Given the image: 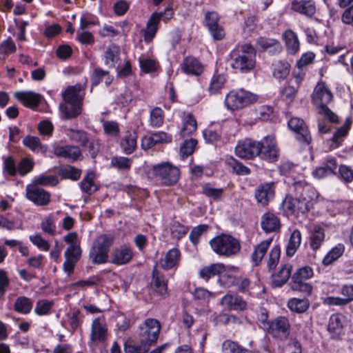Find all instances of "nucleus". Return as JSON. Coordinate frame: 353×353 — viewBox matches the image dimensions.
I'll return each instance as SVG.
<instances>
[{
  "label": "nucleus",
  "instance_id": "4be33fe9",
  "mask_svg": "<svg viewBox=\"0 0 353 353\" xmlns=\"http://www.w3.org/2000/svg\"><path fill=\"white\" fill-rule=\"evenodd\" d=\"M151 288L160 296H163L168 294V281L163 274L157 270L156 265L152 270Z\"/></svg>",
  "mask_w": 353,
  "mask_h": 353
},
{
  "label": "nucleus",
  "instance_id": "09e8293b",
  "mask_svg": "<svg viewBox=\"0 0 353 353\" xmlns=\"http://www.w3.org/2000/svg\"><path fill=\"white\" fill-rule=\"evenodd\" d=\"M197 128L196 121L194 117L189 114L185 117L183 120V128L181 130V135L185 137L191 134L196 131Z\"/></svg>",
  "mask_w": 353,
  "mask_h": 353
},
{
  "label": "nucleus",
  "instance_id": "f03ea898",
  "mask_svg": "<svg viewBox=\"0 0 353 353\" xmlns=\"http://www.w3.org/2000/svg\"><path fill=\"white\" fill-rule=\"evenodd\" d=\"M256 65V50L250 44H244L232 54L231 66L241 72H248Z\"/></svg>",
  "mask_w": 353,
  "mask_h": 353
},
{
  "label": "nucleus",
  "instance_id": "72a5a7b5",
  "mask_svg": "<svg viewBox=\"0 0 353 353\" xmlns=\"http://www.w3.org/2000/svg\"><path fill=\"white\" fill-rule=\"evenodd\" d=\"M272 241V239L269 238L265 241H261L254 247L253 253L252 254V259L255 265H258L261 261L265 254H266Z\"/></svg>",
  "mask_w": 353,
  "mask_h": 353
},
{
  "label": "nucleus",
  "instance_id": "bf43d9fd",
  "mask_svg": "<svg viewBox=\"0 0 353 353\" xmlns=\"http://www.w3.org/2000/svg\"><path fill=\"white\" fill-rule=\"evenodd\" d=\"M188 227L174 221L170 226V231L173 238L180 239L183 238L188 232Z\"/></svg>",
  "mask_w": 353,
  "mask_h": 353
},
{
  "label": "nucleus",
  "instance_id": "412c9836",
  "mask_svg": "<svg viewBox=\"0 0 353 353\" xmlns=\"http://www.w3.org/2000/svg\"><path fill=\"white\" fill-rule=\"evenodd\" d=\"M291 9L309 17H312L316 12L315 3L312 0H292Z\"/></svg>",
  "mask_w": 353,
  "mask_h": 353
},
{
  "label": "nucleus",
  "instance_id": "79ce46f5",
  "mask_svg": "<svg viewBox=\"0 0 353 353\" xmlns=\"http://www.w3.org/2000/svg\"><path fill=\"white\" fill-rule=\"evenodd\" d=\"M345 247L343 244H338L332 248L324 256L322 263L324 265L327 266L336 261L344 252Z\"/></svg>",
  "mask_w": 353,
  "mask_h": 353
},
{
  "label": "nucleus",
  "instance_id": "7c9ffc66",
  "mask_svg": "<svg viewBox=\"0 0 353 353\" xmlns=\"http://www.w3.org/2000/svg\"><path fill=\"white\" fill-rule=\"evenodd\" d=\"M272 70L273 77L281 81L285 79L289 75L290 65L286 61H276L272 63Z\"/></svg>",
  "mask_w": 353,
  "mask_h": 353
},
{
  "label": "nucleus",
  "instance_id": "7ed1b4c3",
  "mask_svg": "<svg viewBox=\"0 0 353 353\" xmlns=\"http://www.w3.org/2000/svg\"><path fill=\"white\" fill-rule=\"evenodd\" d=\"M332 100V94L324 83H319L314 89L312 102L318 108L319 113L325 116L331 122L338 121V117L332 112L327 105Z\"/></svg>",
  "mask_w": 353,
  "mask_h": 353
},
{
  "label": "nucleus",
  "instance_id": "f704fd0d",
  "mask_svg": "<svg viewBox=\"0 0 353 353\" xmlns=\"http://www.w3.org/2000/svg\"><path fill=\"white\" fill-rule=\"evenodd\" d=\"M32 300L26 296H21L16 299L13 308L15 312L21 314H28L32 309Z\"/></svg>",
  "mask_w": 353,
  "mask_h": 353
},
{
  "label": "nucleus",
  "instance_id": "393cba45",
  "mask_svg": "<svg viewBox=\"0 0 353 353\" xmlns=\"http://www.w3.org/2000/svg\"><path fill=\"white\" fill-rule=\"evenodd\" d=\"M261 226L265 232L269 233L279 230L281 223L277 216L272 212H266L261 216Z\"/></svg>",
  "mask_w": 353,
  "mask_h": 353
},
{
  "label": "nucleus",
  "instance_id": "a211bd4d",
  "mask_svg": "<svg viewBox=\"0 0 353 353\" xmlns=\"http://www.w3.org/2000/svg\"><path fill=\"white\" fill-rule=\"evenodd\" d=\"M132 256V249L130 246L122 245L113 250L111 262L118 265H125L130 261Z\"/></svg>",
  "mask_w": 353,
  "mask_h": 353
},
{
  "label": "nucleus",
  "instance_id": "680f3d73",
  "mask_svg": "<svg viewBox=\"0 0 353 353\" xmlns=\"http://www.w3.org/2000/svg\"><path fill=\"white\" fill-rule=\"evenodd\" d=\"M103 128L105 134L117 137L120 132L119 124L114 121H103Z\"/></svg>",
  "mask_w": 353,
  "mask_h": 353
},
{
  "label": "nucleus",
  "instance_id": "6e6552de",
  "mask_svg": "<svg viewBox=\"0 0 353 353\" xmlns=\"http://www.w3.org/2000/svg\"><path fill=\"white\" fill-rule=\"evenodd\" d=\"M310 208V202L305 198L294 199L287 195L282 202L283 210L287 215L304 214L309 211Z\"/></svg>",
  "mask_w": 353,
  "mask_h": 353
},
{
  "label": "nucleus",
  "instance_id": "1a4fd4ad",
  "mask_svg": "<svg viewBox=\"0 0 353 353\" xmlns=\"http://www.w3.org/2000/svg\"><path fill=\"white\" fill-rule=\"evenodd\" d=\"M140 341H143L151 346L157 341L161 330L159 321L154 319H147L139 327Z\"/></svg>",
  "mask_w": 353,
  "mask_h": 353
},
{
  "label": "nucleus",
  "instance_id": "0eeeda50",
  "mask_svg": "<svg viewBox=\"0 0 353 353\" xmlns=\"http://www.w3.org/2000/svg\"><path fill=\"white\" fill-rule=\"evenodd\" d=\"M152 172L163 184L166 185H172L176 183L180 176L179 170L169 163L154 165L152 167Z\"/></svg>",
  "mask_w": 353,
  "mask_h": 353
},
{
  "label": "nucleus",
  "instance_id": "4468645a",
  "mask_svg": "<svg viewBox=\"0 0 353 353\" xmlns=\"http://www.w3.org/2000/svg\"><path fill=\"white\" fill-rule=\"evenodd\" d=\"M81 256V249L79 245H69L64 252L65 261L63 270L68 276L71 275L74 267Z\"/></svg>",
  "mask_w": 353,
  "mask_h": 353
},
{
  "label": "nucleus",
  "instance_id": "37998d69",
  "mask_svg": "<svg viewBox=\"0 0 353 353\" xmlns=\"http://www.w3.org/2000/svg\"><path fill=\"white\" fill-rule=\"evenodd\" d=\"M23 144L34 152L45 153L47 150V147L42 145L37 137L26 136L23 139Z\"/></svg>",
  "mask_w": 353,
  "mask_h": 353
},
{
  "label": "nucleus",
  "instance_id": "5701e85b",
  "mask_svg": "<svg viewBox=\"0 0 353 353\" xmlns=\"http://www.w3.org/2000/svg\"><path fill=\"white\" fill-rule=\"evenodd\" d=\"M162 12H154L148 19L146 27L144 29V40L145 42H150L155 37L158 30V26L162 18Z\"/></svg>",
  "mask_w": 353,
  "mask_h": 353
},
{
  "label": "nucleus",
  "instance_id": "f3484780",
  "mask_svg": "<svg viewBox=\"0 0 353 353\" xmlns=\"http://www.w3.org/2000/svg\"><path fill=\"white\" fill-rule=\"evenodd\" d=\"M289 128L297 134V139L307 144L310 143L311 137L307 127L303 119L298 117H292L288 121Z\"/></svg>",
  "mask_w": 353,
  "mask_h": 353
},
{
  "label": "nucleus",
  "instance_id": "864d4df0",
  "mask_svg": "<svg viewBox=\"0 0 353 353\" xmlns=\"http://www.w3.org/2000/svg\"><path fill=\"white\" fill-rule=\"evenodd\" d=\"M94 174L93 172L88 173L80 183V188L84 192L91 194L97 190L94 184Z\"/></svg>",
  "mask_w": 353,
  "mask_h": 353
},
{
  "label": "nucleus",
  "instance_id": "39448f33",
  "mask_svg": "<svg viewBox=\"0 0 353 353\" xmlns=\"http://www.w3.org/2000/svg\"><path fill=\"white\" fill-rule=\"evenodd\" d=\"M258 100L256 94L243 89L231 90L227 94L224 103L230 110H236L246 107Z\"/></svg>",
  "mask_w": 353,
  "mask_h": 353
},
{
  "label": "nucleus",
  "instance_id": "ea45409f",
  "mask_svg": "<svg viewBox=\"0 0 353 353\" xmlns=\"http://www.w3.org/2000/svg\"><path fill=\"white\" fill-rule=\"evenodd\" d=\"M139 63L141 71L145 73L156 72L159 67V63L156 59L149 58L143 54L139 57Z\"/></svg>",
  "mask_w": 353,
  "mask_h": 353
},
{
  "label": "nucleus",
  "instance_id": "9d476101",
  "mask_svg": "<svg viewBox=\"0 0 353 353\" xmlns=\"http://www.w3.org/2000/svg\"><path fill=\"white\" fill-rule=\"evenodd\" d=\"M259 143L260 151L257 157L268 162H274L278 160L279 152L274 137H265L259 141Z\"/></svg>",
  "mask_w": 353,
  "mask_h": 353
},
{
  "label": "nucleus",
  "instance_id": "ddd939ff",
  "mask_svg": "<svg viewBox=\"0 0 353 353\" xmlns=\"http://www.w3.org/2000/svg\"><path fill=\"white\" fill-rule=\"evenodd\" d=\"M259 141L246 139L237 143L235 154L241 159H253L259 154Z\"/></svg>",
  "mask_w": 353,
  "mask_h": 353
},
{
  "label": "nucleus",
  "instance_id": "58836bf2",
  "mask_svg": "<svg viewBox=\"0 0 353 353\" xmlns=\"http://www.w3.org/2000/svg\"><path fill=\"white\" fill-rule=\"evenodd\" d=\"M227 268L225 272L219 274L220 276L218 279L220 285L224 288H230L236 283V279L234 275L235 268L234 266H225Z\"/></svg>",
  "mask_w": 353,
  "mask_h": 353
},
{
  "label": "nucleus",
  "instance_id": "2eb2a0df",
  "mask_svg": "<svg viewBox=\"0 0 353 353\" xmlns=\"http://www.w3.org/2000/svg\"><path fill=\"white\" fill-rule=\"evenodd\" d=\"M108 336L107 325L103 319L97 318L93 320L91 325L90 343L98 345L104 343Z\"/></svg>",
  "mask_w": 353,
  "mask_h": 353
},
{
  "label": "nucleus",
  "instance_id": "8fccbe9b",
  "mask_svg": "<svg viewBox=\"0 0 353 353\" xmlns=\"http://www.w3.org/2000/svg\"><path fill=\"white\" fill-rule=\"evenodd\" d=\"M53 301L47 299L39 300L35 305L34 313L38 316H45L50 313Z\"/></svg>",
  "mask_w": 353,
  "mask_h": 353
},
{
  "label": "nucleus",
  "instance_id": "20e7f679",
  "mask_svg": "<svg viewBox=\"0 0 353 353\" xmlns=\"http://www.w3.org/2000/svg\"><path fill=\"white\" fill-rule=\"evenodd\" d=\"M114 243V236L102 234L97 237L90 251V259L95 264H102L108 261V252Z\"/></svg>",
  "mask_w": 353,
  "mask_h": 353
},
{
  "label": "nucleus",
  "instance_id": "a878e982",
  "mask_svg": "<svg viewBox=\"0 0 353 353\" xmlns=\"http://www.w3.org/2000/svg\"><path fill=\"white\" fill-rule=\"evenodd\" d=\"M221 304L232 310H243L247 307V303L241 296L231 294L225 295L221 300Z\"/></svg>",
  "mask_w": 353,
  "mask_h": 353
},
{
  "label": "nucleus",
  "instance_id": "f257e3e1",
  "mask_svg": "<svg viewBox=\"0 0 353 353\" xmlns=\"http://www.w3.org/2000/svg\"><path fill=\"white\" fill-rule=\"evenodd\" d=\"M65 104H60L59 109L65 119L74 118L82 111L84 91L81 85L69 86L62 93Z\"/></svg>",
  "mask_w": 353,
  "mask_h": 353
},
{
  "label": "nucleus",
  "instance_id": "3c124183",
  "mask_svg": "<svg viewBox=\"0 0 353 353\" xmlns=\"http://www.w3.org/2000/svg\"><path fill=\"white\" fill-rule=\"evenodd\" d=\"M59 174L63 179L76 181L80 177L81 171L72 166L64 165L59 170Z\"/></svg>",
  "mask_w": 353,
  "mask_h": 353
},
{
  "label": "nucleus",
  "instance_id": "774afa93",
  "mask_svg": "<svg viewBox=\"0 0 353 353\" xmlns=\"http://www.w3.org/2000/svg\"><path fill=\"white\" fill-rule=\"evenodd\" d=\"M150 345L141 341L139 345H125V353H145L148 351Z\"/></svg>",
  "mask_w": 353,
  "mask_h": 353
},
{
  "label": "nucleus",
  "instance_id": "e2e57ef3",
  "mask_svg": "<svg viewBox=\"0 0 353 353\" xmlns=\"http://www.w3.org/2000/svg\"><path fill=\"white\" fill-rule=\"evenodd\" d=\"M34 167V162L28 158H23L17 165V172L21 176H24L30 172Z\"/></svg>",
  "mask_w": 353,
  "mask_h": 353
},
{
  "label": "nucleus",
  "instance_id": "b1692460",
  "mask_svg": "<svg viewBox=\"0 0 353 353\" xmlns=\"http://www.w3.org/2000/svg\"><path fill=\"white\" fill-rule=\"evenodd\" d=\"M181 259V252L177 248H172L167 252L165 256L159 261L160 266L168 270L176 268Z\"/></svg>",
  "mask_w": 353,
  "mask_h": 353
},
{
  "label": "nucleus",
  "instance_id": "4d7b16f0",
  "mask_svg": "<svg viewBox=\"0 0 353 353\" xmlns=\"http://www.w3.org/2000/svg\"><path fill=\"white\" fill-rule=\"evenodd\" d=\"M111 165L120 170H128L131 167L132 161L124 157H114L111 160Z\"/></svg>",
  "mask_w": 353,
  "mask_h": 353
},
{
  "label": "nucleus",
  "instance_id": "6ab92c4d",
  "mask_svg": "<svg viewBox=\"0 0 353 353\" xmlns=\"http://www.w3.org/2000/svg\"><path fill=\"white\" fill-rule=\"evenodd\" d=\"M274 197V183H266L259 185L255 191V198L258 203L266 205Z\"/></svg>",
  "mask_w": 353,
  "mask_h": 353
},
{
  "label": "nucleus",
  "instance_id": "69168bd1",
  "mask_svg": "<svg viewBox=\"0 0 353 353\" xmlns=\"http://www.w3.org/2000/svg\"><path fill=\"white\" fill-rule=\"evenodd\" d=\"M196 144L197 141L194 139L185 140L180 148V152L182 157L185 158L192 154Z\"/></svg>",
  "mask_w": 353,
  "mask_h": 353
},
{
  "label": "nucleus",
  "instance_id": "13d9d810",
  "mask_svg": "<svg viewBox=\"0 0 353 353\" xmlns=\"http://www.w3.org/2000/svg\"><path fill=\"white\" fill-rule=\"evenodd\" d=\"M203 193L214 200L221 199L223 189V188H215L211 184L206 183L202 187Z\"/></svg>",
  "mask_w": 353,
  "mask_h": 353
},
{
  "label": "nucleus",
  "instance_id": "a18cd8bd",
  "mask_svg": "<svg viewBox=\"0 0 353 353\" xmlns=\"http://www.w3.org/2000/svg\"><path fill=\"white\" fill-rule=\"evenodd\" d=\"M225 163L236 174L247 175L250 172V170L248 167L243 165L232 156L227 157L225 159Z\"/></svg>",
  "mask_w": 353,
  "mask_h": 353
},
{
  "label": "nucleus",
  "instance_id": "603ef678",
  "mask_svg": "<svg viewBox=\"0 0 353 353\" xmlns=\"http://www.w3.org/2000/svg\"><path fill=\"white\" fill-rule=\"evenodd\" d=\"M58 179L54 175L41 174L36 176L33 179L32 183H35L37 186H54L58 183Z\"/></svg>",
  "mask_w": 353,
  "mask_h": 353
},
{
  "label": "nucleus",
  "instance_id": "338daca9",
  "mask_svg": "<svg viewBox=\"0 0 353 353\" xmlns=\"http://www.w3.org/2000/svg\"><path fill=\"white\" fill-rule=\"evenodd\" d=\"M351 119H347L345 124L335 132L332 137V141L334 143L339 144L341 139L347 134L351 127Z\"/></svg>",
  "mask_w": 353,
  "mask_h": 353
},
{
  "label": "nucleus",
  "instance_id": "473e14b6",
  "mask_svg": "<svg viewBox=\"0 0 353 353\" xmlns=\"http://www.w3.org/2000/svg\"><path fill=\"white\" fill-rule=\"evenodd\" d=\"M226 269L227 268L223 263H214L201 269L199 275L202 279L208 281L212 276L225 272Z\"/></svg>",
  "mask_w": 353,
  "mask_h": 353
},
{
  "label": "nucleus",
  "instance_id": "c85d7f7f",
  "mask_svg": "<svg viewBox=\"0 0 353 353\" xmlns=\"http://www.w3.org/2000/svg\"><path fill=\"white\" fill-rule=\"evenodd\" d=\"M181 69L187 74L198 76L202 73L203 68L201 63L196 59L187 57L181 64Z\"/></svg>",
  "mask_w": 353,
  "mask_h": 353
},
{
  "label": "nucleus",
  "instance_id": "052dcab7",
  "mask_svg": "<svg viewBox=\"0 0 353 353\" xmlns=\"http://www.w3.org/2000/svg\"><path fill=\"white\" fill-rule=\"evenodd\" d=\"M290 285L292 290L303 292L307 295L311 294L312 292V285L307 283L303 282V281L292 279Z\"/></svg>",
  "mask_w": 353,
  "mask_h": 353
},
{
  "label": "nucleus",
  "instance_id": "423d86ee",
  "mask_svg": "<svg viewBox=\"0 0 353 353\" xmlns=\"http://www.w3.org/2000/svg\"><path fill=\"white\" fill-rule=\"evenodd\" d=\"M213 251L219 255L230 256L240 250L239 241L230 235L222 234L210 241Z\"/></svg>",
  "mask_w": 353,
  "mask_h": 353
},
{
  "label": "nucleus",
  "instance_id": "de8ad7c7",
  "mask_svg": "<svg viewBox=\"0 0 353 353\" xmlns=\"http://www.w3.org/2000/svg\"><path fill=\"white\" fill-rule=\"evenodd\" d=\"M137 135L135 132L129 133L122 139L121 145L123 152L130 154L132 153L137 148Z\"/></svg>",
  "mask_w": 353,
  "mask_h": 353
},
{
  "label": "nucleus",
  "instance_id": "c756f323",
  "mask_svg": "<svg viewBox=\"0 0 353 353\" xmlns=\"http://www.w3.org/2000/svg\"><path fill=\"white\" fill-rule=\"evenodd\" d=\"M325 232L320 226H315L310 235V246L313 251L319 250L325 240Z\"/></svg>",
  "mask_w": 353,
  "mask_h": 353
},
{
  "label": "nucleus",
  "instance_id": "c03bdc74",
  "mask_svg": "<svg viewBox=\"0 0 353 353\" xmlns=\"http://www.w3.org/2000/svg\"><path fill=\"white\" fill-rule=\"evenodd\" d=\"M119 48L117 46H110L105 50L104 54V60L106 65L109 67H114L119 61Z\"/></svg>",
  "mask_w": 353,
  "mask_h": 353
},
{
  "label": "nucleus",
  "instance_id": "e433bc0d",
  "mask_svg": "<svg viewBox=\"0 0 353 353\" xmlns=\"http://www.w3.org/2000/svg\"><path fill=\"white\" fill-rule=\"evenodd\" d=\"M301 233L299 230H294L290 237L288 243L286 246V254L288 256H292L296 253L301 243Z\"/></svg>",
  "mask_w": 353,
  "mask_h": 353
},
{
  "label": "nucleus",
  "instance_id": "bb28decb",
  "mask_svg": "<svg viewBox=\"0 0 353 353\" xmlns=\"http://www.w3.org/2000/svg\"><path fill=\"white\" fill-rule=\"evenodd\" d=\"M256 48L261 51L268 50L271 54H276L281 51V46L276 39L261 37L257 40Z\"/></svg>",
  "mask_w": 353,
  "mask_h": 353
},
{
  "label": "nucleus",
  "instance_id": "2f4dec72",
  "mask_svg": "<svg viewBox=\"0 0 353 353\" xmlns=\"http://www.w3.org/2000/svg\"><path fill=\"white\" fill-rule=\"evenodd\" d=\"M292 272V265L290 264L283 265L279 271L272 275V284L275 287H281L285 283Z\"/></svg>",
  "mask_w": 353,
  "mask_h": 353
},
{
  "label": "nucleus",
  "instance_id": "f8f14e48",
  "mask_svg": "<svg viewBox=\"0 0 353 353\" xmlns=\"http://www.w3.org/2000/svg\"><path fill=\"white\" fill-rule=\"evenodd\" d=\"M26 198L37 205H47L50 201V194L42 188L30 183L26 186Z\"/></svg>",
  "mask_w": 353,
  "mask_h": 353
},
{
  "label": "nucleus",
  "instance_id": "dca6fc26",
  "mask_svg": "<svg viewBox=\"0 0 353 353\" xmlns=\"http://www.w3.org/2000/svg\"><path fill=\"white\" fill-rule=\"evenodd\" d=\"M219 21V16L216 12H206L205 15V26L214 40H221L225 35V30Z\"/></svg>",
  "mask_w": 353,
  "mask_h": 353
},
{
  "label": "nucleus",
  "instance_id": "0e129e2a",
  "mask_svg": "<svg viewBox=\"0 0 353 353\" xmlns=\"http://www.w3.org/2000/svg\"><path fill=\"white\" fill-rule=\"evenodd\" d=\"M30 241L33 245L37 247L38 249L43 251H48L50 250V243L44 239L41 234H34L29 236Z\"/></svg>",
  "mask_w": 353,
  "mask_h": 353
},
{
  "label": "nucleus",
  "instance_id": "6e6d98bb",
  "mask_svg": "<svg viewBox=\"0 0 353 353\" xmlns=\"http://www.w3.org/2000/svg\"><path fill=\"white\" fill-rule=\"evenodd\" d=\"M225 82V78L223 75L219 74L214 76L209 86V91L210 94H216L219 93L223 88Z\"/></svg>",
  "mask_w": 353,
  "mask_h": 353
},
{
  "label": "nucleus",
  "instance_id": "5fc2aeb1",
  "mask_svg": "<svg viewBox=\"0 0 353 353\" xmlns=\"http://www.w3.org/2000/svg\"><path fill=\"white\" fill-rule=\"evenodd\" d=\"M222 350L224 353H246L247 352L246 349L231 340L223 341Z\"/></svg>",
  "mask_w": 353,
  "mask_h": 353
},
{
  "label": "nucleus",
  "instance_id": "cd10ccee",
  "mask_svg": "<svg viewBox=\"0 0 353 353\" xmlns=\"http://www.w3.org/2000/svg\"><path fill=\"white\" fill-rule=\"evenodd\" d=\"M54 154L71 161L78 160L81 157V152L77 146H58L54 148Z\"/></svg>",
  "mask_w": 353,
  "mask_h": 353
},
{
  "label": "nucleus",
  "instance_id": "c9c22d12",
  "mask_svg": "<svg viewBox=\"0 0 353 353\" xmlns=\"http://www.w3.org/2000/svg\"><path fill=\"white\" fill-rule=\"evenodd\" d=\"M282 37L288 52L291 54L296 53L299 50V41L296 34L291 30H288L283 33Z\"/></svg>",
  "mask_w": 353,
  "mask_h": 353
},
{
  "label": "nucleus",
  "instance_id": "4c0bfd02",
  "mask_svg": "<svg viewBox=\"0 0 353 353\" xmlns=\"http://www.w3.org/2000/svg\"><path fill=\"white\" fill-rule=\"evenodd\" d=\"M310 306L309 301L306 299L292 298L288 301V308L294 312L301 314L305 312Z\"/></svg>",
  "mask_w": 353,
  "mask_h": 353
},
{
  "label": "nucleus",
  "instance_id": "aec40b11",
  "mask_svg": "<svg viewBox=\"0 0 353 353\" xmlns=\"http://www.w3.org/2000/svg\"><path fill=\"white\" fill-rule=\"evenodd\" d=\"M15 98L21 101L26 107L34 109L41 102V94L32 91H19L14 93Z\"/></svg>",
  "mask_w": 353,
  "mask_h": 353
},
{
  "label": "nucleus",
  "instance_id": "a19ab883",
  "mask_svg": "<svg viewBox=\"0 0 353 353\" xmlns=\"http://www.w3.org/2000/svg\"><path fill=\"white\" fill-rule=\"evenodd\" d=\"M343 316L339 314H332L329 319L327 330L332 336H336L342 332L343 330Z\"/></svg>",
  "mask_w": 353,
  "mask_h": 353
},
{
  "label": "nucleus",
  "instance_id": "49530a36",
  "mask_svg": "<svg viewBox=\"0 0 353 353\" xmlns=\"http://www.w3.org/2000/svg\"><path fill=\"white\" fill-rule=\"evenodd\" d=\"M164 117V112L161 108H153L150 112L149 125L152 128L161 127L163 123Z\"/></svg>",
  "mask_w": 353,
  "mask_h": 353
},
{
  "label": "nucleus",
  "instance_id": "9b49d317",
  "mask_svg": "<svg viewBox=\"0 0 353 353\" xmlns=\"http://www.w3.org/2000/svg\"><path fill=\"white\" fill-rule=\"evenodd\" d=\"M266 330L273 337L285 339L290 334V324L287 318L279 316L268 323Z\"/></svg>",
  "mask_w": 353,
  "mask_h": 353
}]
</instances>
